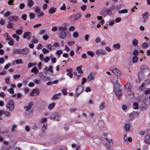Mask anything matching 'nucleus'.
Here are the masks:
<instances>
[{
    "mask_svg": "<svg viewBox=\"0 0 150 150\" xmlns=\"http://www.w3.org/2000/svg\"><path fill=\"white\" fill-rule=\"evenodd\" d=\"M30 18V19H33L35 17V15L34 13H31L29 14Z\"/></svg>",
    "mask_w": 150,
    "mask_h": 150,
    "instance_id": "nucleus-47",
    "label": "nucleus"
},
{
    "mask_svg": "<svg viewBox=\"0 0 150 150\" xmlns=\"http://www.w3.org/2000/svg\"><path fill=\"white\" fill-rule=\"evenodd\" d=\"M138 43V41L137 39H134L132 41V44L134 46H137Z\"/></svg>",
    "mask_w": 150,
    "mask_h": 150,
    "instance_id": "nucleus-28",
    "label": "nucleus"
},
{
    "mask_svg": "<svg viewBox=\"0 0 150 150\" xmlns=\"http://www.w3.org/2000/svg\"><path fill=\"white\" fill-rule=\"evenodd\" d=\"M13 37L15 38L16 40L18 41L19 40V37L16 34H13L12 35Z\"/></svg>",
    "mask_w": 150,
    "mask_h": 150,
    "instance_id": "nucleus-45",
    "label": "nucleus"
},
{
    "mask_svg": "<svg viewBox=\"0 0 150 150\" xmlns=\"http://www.w3.org/2000/svg\"><path fill=\"white\" fill-rule=\"evenodd\" d=\"M35 64L34 63H30L28 64V68H30L32 66H35Z\"/></svg>",
    "mask_w": 150,
    "mask_h": 150,
    "instance_id": "nucleus-54",
    "label": "nucleus"
},
{
    "mask_svg": "<svg viewBox=\"0 0 150 150\" xmlns=\"http://www.w3.org/2000/svg\"><path fill=\"white\" fill-rule=\"evenodd\" d=\"M39 89L38 88H36L32 90V92L30 93V95L31 96H34V94L35 93L36 94V96H38L39 94Z\"/></svg>",
    "mask_w": 150,
    "mask_h": 150,
    "instance_id": "nucleus-7",
    "label": "nucleus"
},
{
    "mask_svg": "<svg viewBox=\"0 0 150 150\" xmlns=\"http://www.w3.org/2000/svg\"><path fill=\"white\" fill-rule=\"evenodd\" d=\"M94 79V76L92 75L91 72H90V74L88 75L87 77L88 81H90L91 80H93Z\"/></svg>",
    "mask_w": 150,
    "mask_h": 150,
    "instance_id": "nucleus-17",
    "label": "nucleus"
},
{
    "mask_svg": "<svg viewBox=\"0 0 150 150\" xmlns=\"http://www.w3.org/2000/svg\"><path fill=\"white\" fill-rule=\"evenodd\" d=\"M47 127V125L46 124H44L42 127L41 131L43 134L45 132V130L46 129Z\"/></svg>",
    "mask_w": 150,
    "mask_h": 150,
    "instance_id": "nucleus-20",
    "label": "nucleus"
},
{
    "mask_svg": "<svg viewBox=\"0 0 150 150\" xmlns=\"http://www.w3.org/2000/svg\"><path fill=\"white\" fill-rule=\"evenodd\" d=\"M78 33L77 32H74L73 34V36L75 38H77L78 36Z\"/></svg>",
    "mask_w": 150,
    "mask_h": 150,
    "instance_id": "nucleus-57",
    "label": "nucleus"
},
{
    "mask_svg": "<svg viewBox=\"0 0 150 150\" xmlns=\"http://www.w3.org/2000/svg\"><path fill=\"white\" fill-rule=\"evenodd\" d=\"M83 90V87L81 85H79L76 89V92L81 93Z\"/></svg>",
    "mask_w": 150,
    "mask_h": 150,
    "instance_id": "nucleus-15",
    "label": "nucleus"
},
{
    "mask_svg": "<svg viewBox=\"0 0 150 150\" xmlns=\"http://www.w3.org/2000/svg\"><path fill=\"white\" fill-rule=\"evenodd\" d=\"M75 16L74 18L76 20L78 19L81 16V13H78L74 15Z\"/></svg>",
    "mask_w": 150,
    "mask_h": 150,
    "instance_id": "nucleus-38",
    "label": "nucleus"
},
{
    "mask_svg": "<svg viewBox=\"0 0 150 150\" xmlns=\"http://www.w3.org/2000/svg\"><path fill=\"white\" fill-rule=\"evenodd\" d=\"M66 29L67 28L66 27L62 26H59L58 28V30L60 31H65Z\"/></svg>",
    "mask_w": 150,
    "mask_h": 150,
    "instance_id": "nucleus-34",
    "label": "nucleus"
},
{
    "mask_svg": "<svg viewBox=\"0 0 150 150\" xmlns=\"http://www.w3.org/2000/svg\"><path fill=\"white\" fill-rule=\"evenodd\" d=\"M33 81L36 84H39L41 83V80L40 79H35Z\"/></svg>",
    "mask_w": 150,
    "mask_h": 150,
    "instance_id": "nucleus-46",
    "label": "nucleus"
},
{
    "mask_svg": "<svg viewBox=\"0 0 150 150\" xmlns=\"http://www.w3.org/2000/svg\"><path fill=\"white\" fill-rule=\"evenodd\" d=\"M110 70L115 74L116 75L120 76L121 74V71L115 67H111Z\"/></svg>",
    "mask_w": 150,
    "mask_h": 150,
    "instance_id": "nucleus-3",
    "label": "nucleus"
},
{
    "mask_svg": "<svg viewBox=\"0 0 150 150\" xmlns=\"http://www.w3.org/2000/svg\"><path fill=\"white\" fill-rule=\"evenodd\" d=\"M144 142L148 144H150V135L149 134L146 135L144 137Z\"/></svg>",
    "mask_w": 150,
    "mask_h": 150,
    "instance_id": "nucleus-8",
    "label": "nucleus"
},
{
    "mask_svg": "<svg viewBox=\"0 0 150 150\" xmlns=\"http://www.w3.org/2000/svg\"><path fill=\"white\" fill-rule=\"evenodd\" d=\"M130 127V124L129 123H126L125 125L124 128L126 132L129 131Z\"/></svg>",
    "mask_w": 150,
    "mask_h": 150,
    "instance_id": "nucleus-21",
    "label": "nucleus"
},
{
    "mask_svg": "<svg viewBox=\"0 0 150 150\" xmlns=\"http://www.w3.org/2000/svg\"><path fill=\"white\" fill-rule=\"evenodd\" d=\"M10 14L11 12L10 11H7L4 14V16L6 17H8L10 16Z\"/></svg>",
    "mask_w": 150,
    "mask_h": 150,
    "instance_id": "nucleus-49",
    "label": "nucleus"
},
{
    "mask_svg": "<svg viewBox=\"0 0 150 150\" xmlns=\"http://www.w3.org/2000/svg\"><path fill=\"white\" fill-rule=\"evenodd\" d=\"M87 54L93 57L95 54L94 53L91 51H89L87 52Z\"/></svg>",
    "mask_w": 150,
    "mask_h": 150,
    "instance_id": "nucleus-44",
    "label": "nucleus"
},
{
    "mask_svg": "<svg viewBox=\"0 0 150 150\" xmlns=\"http://www.w3.org/2000/svg\"><path fill=\"white\" fill-rule=\"evenodd\" d=\"M42 51L44 54H46L49 52V51L48 50L46 49L45 48H43L42 50Z\"/></svg>",
    "mask_w": 150,
    "mask_h": 150,
    "instance_id": "nucleus-61",
    "label": "nucleus"
},
{
    "mask_svg": "<svg viewBox=\"0 0 150 150\" xmlns=\"http://www.w3.org/2000/svg\"><path fill=\"white\" fill-rule=\"evenodd\" d=\"M76 70L78 71V73L80 74L83 73V72L81 69V66L77 67L76 68Z\"/></svg>",
    "mask_w": 150,
    "mask_h": 150,
    "instance_id": "nucleus-35",
    "label": "nucleus"
},
{
    "mask_svg": "<svg viewBox=\"0 0 150 150\" xmlns=\"http://www.w3.org/2000/svg\"><path fill=\"white\" fill-rule=\"evenodd\" d=\"M39 40L35 36L33 37V39L31 40V42L34 43H36L38 42Z\"/></svg>",
    "mask_w": 150,
    "mask_h": 150,
    "instance_id": "nucleus-29",
    "label": "nucleus"
},
{
    "mask_svg": "<svg viewBox=\"0 0 150 150\" xmlns=\"http://www.w3.org/2000/svg\"><path fill=\"white\" fill-rule=\"evenodd\" d=\"M67 90L66 89H63L62 90V92L63 93L64 95H65L67 94Z\"/></svg>",
    "mask_w": 150,
    "mask_h": 150,
    "instance_id": "nucleus-56",
    "label": "nucleus"
},
{
    "mask_svg": "<svg viewBox=\"0 0 150 150\" xmlns=\"http://www.w3.org/2000/svg\"><path fill=\"white\" fill-rule=\"evenodd\" d=\"M132 60L133 63H135L137 62L138 60V58L137 57L134 56L133 57Z\"/></svg>",
    "mask_w": 150,
    "mask_h": 150,
    "instance_id": "nucleus-48",
    "label": "nucleus"
},
{
    "mask_svg": "<svg viewBox=\"0 0 150 150\" xmlns=\"http://www.w3.org/2000/svg\"><path fill=\"white\" fill-rule=\"evenodd\" d=\"M23 32V30L21 29H17L16 30V33L19 35H21Z\"/></svg>",
    "mask_w": 150,
    "mask_h": 150,
    "instance_id": "nucleus-42",
    "label": "nucleus"
},
{
    "mask_svg": "<svg viewBox=\"0 0 150 150\" xmlns=\"http://www.w3.org/2000/svg\"><path fill=\"white\" fill-rule=\"evenodd\" d=\"M8 91L10 93L13 94L14 93V91L13 88H11L8 90Z\"/></svg>",
    "mask_w": 150,
    "mask_h": 150,
    "instance_id": "nucleus-51",
    "label": "nucleus"
},
{
    "mask_svg": "<svg viewBox=\"0 0 150 150\" xmlns=\"http://www.w3.org/2000/svg\"><path fill=\"white\" fill-rule=\"evenodd\" d=\"M72 69L71 68L67 69L66 70V71L67 72V75H68L71 78L72 77L73 74L72 72Z\"/></svg>",
    "mask_w": 150,
    "mask_h": 150,
    "instance_id": "nucleus-16",
    "label": "nucleus"
},
{
    "mask_svg": "<svg viewBox=\"0 0 150 150\" xmlns=\"http://www.w3.org/2000/svg\"><path fill=\"white\" fill-rule=\"evenodd\" d=\"M29 53V48H25L21 49V54L25 55L28 54Z\"/></svg>",
    "mask_w": 150,
    "mask_h": 150,
    "instance_id": "nucleus-9",
    "label": "nucleus"
},
{
    "mask_svg": "<svg viewBox=\"0 0 150 150\" xmlns=\"http://www.w3.org/2000/svg\"><path fill=\"white\" fill-rule=\"evenodd\" d=\"M31 72H33L35 74H36L38 73V70L36 67H34L32 69Z\"/></svg>",
    "mask_w": 150,
    "mask_h": 150,
    "instance_id": "nucleus-32",
    "label": "nucleus"
},
{
    "mask_svg": "<svg viewBox=\"0 0 150 150\" xmlns=\"http://www.w3.org/2000/svg\"><path fill=\"white\" fill-rule=\"evenodd\" d=\"M104 124V122L101 120L98 121L97 124L98 127L100 128L103 127Z\"/></svg>",
    "mask_w": 150,
    "mask_h": 150,
    "instance_id": "nucleus-22",
    "label": "nucleus"
},
{
    "mask_svg": "<svg viewBox=\"0 0 150 150\" xmlns=\"http://www.w3.org/2000/svg\"><path fill=\"white\" fill-rule=\"evenodd\" d=\"M133 108L134 109H136L138 108V105L137 103L135 102L133 103Z\"/></svg>",
    "mask_w": 150,
    "mask_h": 150,
    "instance_id": "nucleus-43",
    "label": "nucleus"
},
{
    "mask_svg": "<svg viewBox=\"0 0 150 150\" xmlns=\"http://www.w3.org/2000/svg\"><path fill=\"white\" fill-rule=\"evenodd\" d=\"M4 114L6 117H9L11 115L10 113L8 111H4Z\"/></svg>",
    "mask_w": 150,
    "mask_h": 150,
    "instance_id": "nucleus-53",
    "label": "nucleus"
},
{
    "mask_svg": "<svg viewBox=\"0 0 150 150\" xmlns=\"http://www.w3.org/2000/svg\"><path fill=\"white\" fill-rule=\"evenodd\" d=\"M148 47L147 44L146 42L144 43L142 45V47L143 48L146 49Z\"/></svg>",
    "mask_w": 150,
    "mask_h": 150,
    "instance_id": "nucleus-41",
    "label": "nucleus"
},
{
    "mask_svg": "<svg viewBox=\"0 0 150 150\" xmlns=\"http://www.w3.org/2000/svg\"><path fill=\"white\" fill-rule=\"evenodd\" d=\"M123 139L125 143L127 144H128V143L127 140V137L126 134L124 135Z\"/></svg>",
    "mask_w": 150,
    "mask_h": 150,
    "instance_id": "nucleus-37",
    "label": "nucleus"
},
{
    "mask_svg": "<svg viewBox=\"0 0 150 150\" xmlns=\"http://www.w3.org/2000/svg\"><path fill=\"white\" fill-rule=\"evenodd\" d=\"M87 79L85 77H83L82 78V80L81 85H83V83H86L87 81Z\"/></svg>",
    "mask_w": 150,
    "mask_h": 150,
    "instance_id": "nucleus-59",
    "label": "nucleus"
},
{
    "mask_svg": "<svg viewBox=\"0 0 150 150\" xmlns=\"http://www.w3.org/2000/svg\"><path fill=\"white\" fill-rule=\"evenodd\" d=\"M8 23L7 25V27L8 28H12L13 23L11 21L9 20L8 21Z\"/></svg>",
    "mask_w": 150,
    "mask_h": 150,
    "instance_id": "nucleus-26",
    "label": "nucleus"
},
{
    "mask_svg": "<svg viewBox=\"0 0 150 150\" xmlns=\"http://www.w3.org/2000/svg\"><path fill=\"white\" fill-rule=\"evenodd\" d=\"M15 62L17 64H21L22 63V61L21 59H18L15 60Z\"/></svg>",
    "mask_w": 150,
    "mask_h": 150,
    "instance_id": "nucleus-52",
    "label": "nucleus"
},
{
    "mask_svg": "<svg viewBox=\"0 0 150 150\" xmlns=\"http://www.w3.org/2000/svg\"><path fill=\"white\" fill-rule=\"evenodd\" d=\"M11 66V64L10 63H8L5 65L4 67V68L5 69H7L9 67Z\"/></svg>",
    "mask_w": 150,
    "mask_h": 150,
    "instance_id": "nucleus-64",
    "label": "nucleus"
},
{
    "mask_svg": "<svg viewBox=\"0 0 150 150\" xmlns=\"http://www.w3.org/2000/svg\"><path fill=\"white\" fill-rule=\"evenodd\" d=\"M8 19L14 22L17 21L18 20V16H12L9 17L8 18Z\"/></svg>",
    "mask_w": 150,
    "mask_h": 150,
    "instance_id": "nucleus-14",
    "label": "nucleus"
},
{
    "mask_svg": "<svg viewBox=\"0 0 150 150\" xmlns=\"http://www.w3.org/2000/svg\"><path fill=\"white\" fill-rule=\"evenodd\" d=\"M13 52L14 54H21V49H15L13 50Z\"/></svg>",
    "mask_w": 150,
    "mask_h": 150,
    "instance_id": "nucleus-30",
    "label": "nucleus"
},
{
    "mask_svg": "<svg viewBox=\"0 0 150 150\" xmlns=\"http://www.w3.org/2000/svg\"><path fill=\"white\" fill-rule=\"evenodd\" d=\"M50 60L49 58L47 56H46L45 58L43 59L44 61L45 62H47Z\"/></svg>",
    "mask_w": 150,
    "mask_h": 150,
    "instance_id": "nucleus-58",
    "label": "nucleus"
},
{
    "mask_svg": "<svg viewBox=\"0 0 150 150\" xmlns=\"http://www.w3.org/2000/svg\"><path fill=\"white\" fill-rule=\"evenodd\" d=\"M142 18L143 19V22L145 23L148 19L149 15H148V12H146L144 13L142 15Z\"/></svg>",
    "mask_w": 150,
    "mask_h": 150,
    "instance_id": "nucleus-10",
    "label": "nucleus"
},
{
    "mask_svg": "<svg viewBox=\"0 0 150 150\" xmlns=\"http://www.w3.org/2000/svg\"><path fill=\"white\" fill-rule=\"evenodd\" d=\"M125 88L127 90H130L131 88V86L129 83H127L125 84Z\"/></svg>",
    "mask_w": 150,
    "mask_h": 150,
    "instance_id": "nucleus-23",
    "label": "nucleus"
},
{
    "mask_svg": "<svg viewBox=\"0 0 150 150\" xmlns=\"http://www.w3.org/2000/svg\"><path fill=\"white\" fill-rule=\"evenodd\" d=\"M62 94L61 93H59L57 94H56L54 95L52 98V100H55L59 98L58 96H60Z\"/></svg>",
    "mask_w": 150,
    "mask_h": 150,
    "instance_id": "nucleus-27",
    "label": "nucleus"
},
{
    "mask_svg": "<svg viewBox=\"0 0 150 150\" xmlns=\"http://www.w3.org/2000/svg\"><path fill=\"white\" fill-rule=\"evenodd\" d=\"M59 37L61 39H64L67 35V33L65 31H61L59 34Z\"/></svg>",
    "mask_w": 150,
    "mask_h": 150,
    "instance_id": "nucleus-5",
    "label": "nucleus"
},
{
    "mask_svg": "<svg viewBox=\"0 0 150 150\" xmlns=\"http://www.w3.org/2000/svg\"><path fill=\"white\" fill-rule=\"evenodd\" d=\"M14 102L13 100H10L7 102L6 108L10 111H13L14 109Z\"/></svg>",
    "mask_w": 150,
    "mask_h": 150,
    "instance_id": "nucleus-1",
    "label": "nucleus"
},
{
    "mask_svg": "<svg viewBox=\"0 0 150 150\" xmlns=\"http://www.w3.org/2000/svg\"><path fill=\"white\" fill-rule=\"evenodd\" d=\"M25 129L26 131L29 132L30 130V127L29 126L26 125L25 126Z\"/></svg>",
    "mask_w": 150,
    "mask_h": 150,
    "instance_id": "nucleus-62",
    "label": "nucleus"
},
{
    "mask_svg": "<svg viewBox=\"0 0 150 150\" xmlns=\"http://www.w3.org/2000/svg\"><path fill=\"white\" fill-rule=\"evenodd\" d=\"M55 105V103L54 102H53V103H50L48 106V109L50 110L54 108Z\"/></svg>",
    "mask_w": 150,
    "mask_h": 150,
    "instance_id": "nucleus-24",
    "label": "nucleus"
},
{
    "mask_svg": "<svg viewBox=\"0 0 150 150\" xmlns=\"http://www.w3.org/2000/svg\"><path fill=\"white\" fill-rule=\"evenodd\" d=\"M105 103L104 102H102L100 105L99 109L100 110H102L105 107Z\"/></svg>",
    "mask_w": 150,
    "mask_h": 150,
    "instance_id": "nucleus-25",
    "label": "nucleus"
},
{
    "mask_svg": "<svg viewBox=\"0 0 150 150\" xmlns=\"http://www.w3.org/2000/svg\"><path fill=\"white\" fill-rule=\"evenodd\" d=\"M50 118L53 120L59 121L60 120L61 117L58 113L54 112L51 115Z\"/></svg>",
    "mask_w": 150,
    "mask_h": 150,
    "instance_id": "nucleus-2",
    "label": "nucleus"
},
{
    "mask_svg": "<svg viewBox=\"0 0 150 150\" xmlns=\"http://www.w3.org/2000/svg\"><path fill=\"white\" fill-rule=\"evenodd\" d=\"M30 33L29 32H26L24 33L23 35V38H25L27 37L30 35Z\"/></svg>",
    "mask_w": 150,
    "mask_h": 150,
    "instance_id": "nucleus-31",
    "label": "nucleus"
},
{
    "mask_svg": "<svg viewBox=\"0 0 150 150\" xmlns=\"http://www.w3.org/2000/svg\"><path fill=\"white\" fill-rule=\"evenodd\" d=\"M113 47L115 49H120V43H117L114 44Z\"/></svg>",
    "mask_w": 150,
    "mask_h": 150,
    "instance_id": "nucleus-36",
    "label": "nucleus"
},
{
    "mask_svg": "<svg viewBox=\"0 0 150 150\" xmlns=\"http://www.w3.org/2000/svg\"><path fill=\"white\" fill-rule=\"evenodd\" d=\"M127 12V9H122L121 10L119 11L118 12L119 14L122 13H126Z\"/></svg>",
    "mask_w": 150,
    "mask_h": 150,
    "instance_id": "nucleus-39",
    "label": "nucleus"
},
{
    "mask_svg": "<svg viewBox=\"0 0 150 150\" xmlns=\"http://www.w3.org/2000/svg\"><path fill=\"white\" fill-rule=\"evenodd\" d=\"M52 45L51 44H48L46 45V47L48 49L51 50L52 49Z\"/></svg>",
    "mask_w": 150,
    "mask_h": 150,
    "instance_id": "nucleus-63",
    "label": "nucleus"
},
{
    "mask_svg": "<svg viewBox=\"0 0 150 150\" xmlns=\"http://www.w3.org/2000/svg\"><path fill=\"white\" fill-rule=\"evenodd\" d=\"M9 80H10V77L9 76H7L4 79V80L5 81V83L6 84H9L10 83V81H9Z\"/></svg>",
    "mask_w": 150,
    "mask_h": 150,
    "instance_id": "nucleus-40",
    "label": "nucleus"
},
{
    "mask_svg": "<svg viewBox=\"0 0 150 150\" xmlns=\"http://www.w3.org/2000/svg\"><path fill=\"white\" fill-rule=\"evenodd\" d=\"M40 9L38 6L36 7L35 11V12L37 13H39L40 12Z\"/></svg>",
    "mask_w": 150,
    "mask_h": 150,
    "instance_id": "nucleus-55",
    "label": "nucleus"
},
{
    "mask_svg": "<svg viewBox=\"0 0 150 150\" xmlns=\"http://www.w3.org/2000/svg\"><path fill=\"white\" fill-rule=\"evenodd\" d=\"M63 53V51L62 50H59L57 51L56 54L59 57L60 55Z\"/></svg>",
    "mask_w": 150,
    "mask_h": 150,
    "instance_id": "nucleus-60",
    "label": "nucleus"
},
{
    "mask_svg": "<svg viewBox=\"0 0 150 150\" xmlns=\"http://www.w3.org/2000/svg\"><path fill=\"white\" fill-rule=\"evenodd\" d=\"M96 52V54L98 55H105L106 54L105 51L101 49L97 50Z\"/></svg>",
    "mask_w": 150,
    "mask_h": 150,
    "instance_id": "nucleus-6",
    "label": "nucleus"
},
{
    "mask_svg": "<svg viewBox=\"0 0 150 150\" xmlns=\"http://www.w3.org/2000/svg\"><path fill=\"white\" fill-rule=\"evenodd\" d=\"M28 6L30 8L34 4V3L32 0H28L27 1Z\"/></svg>",
    "mask_w": 150,
    "mask_h": 150,
    "instance_id": "nucleus-18",
    "label": "nucleus"
},
{
    "mask_svg": "<svg viewBox=\"0 0 150 150\" xmlns=\"http://www.w3.org/2000/svg\"><path fill=\"white\" fill-rule=\"evenodd\" d=\"M114 92L118 98H119L121 96L122 92L121 90L120 89L117 90L116 88H114Z\"/></svg>",
    "mask_w": 150,
    "mask_h": 150,
    "instance_id": "nucleus-11",
    "label": "nucleus"
},
{
    "mask_svg": "<svg viewBox=\"0 0 150 150\" xmlns=\"http://www.w3.org/2000/svg\"><path fill=\"white\" fill-rule=\"evenodd\" d=\"M148 69V67L145 64H142L140 67V69L142 71H144Z\"/></svg>",
    "mask_w": 150,
    "mask_h": 150,
    "instance_id": "nucleus-33",
    "label": "nucleus"
},
{
    "mask_svg": "<svg viewBox=\"0 0 150 150\" xmlns=\"http://www.w3.org/2000/svg\"><path fill=\"white\" fill-rule=\"evenodd\" d=\"M6 40H9V41L8 42V44L11 46H13L14 44V42L13 39L11 37L9 36L7 37L6 38Z\"/></svg>",
    "mask_w": 150,
    "mask_h": 150,
    "instance_id": "nucleus-12",
    "label": "nucleus"
},
{
    "mask_svg": "<svg viewBox=\"0 0 150 150\" xmlns=\"http://www.w3.org/2000/svg\"><path fill=\"white\" fill-rule=\"evenodd\" d=\"M105 139L106 141V143L105 145V146L107 149H110V146H112L113 145L112 140L111 139L109 140L106 137L105 138Z\"/></svg>",
    "mask_w": 150,
    "mask_h": 150,
    "instance_id": "nucleus-4",
    "label": "nucleus"
},
{
    "mask_svg": "<svg viewBox=\"0 0 150 150\" xmlns=\"http://www.w3.org/2000/svg\"><path fill=\"white\" fill-rule=\"evenodd\" d=\"M56 10L57 9L53 7H51L49 10V13L50 14L54 13L55 12Z\"/></svg>",
    "mask_w": 150,
    "mask_h": 150,
    "instance_id": "nucleus-19",
    "label": "nucleus"
},
{
    "mask_svg": "<svg viewBox=\"0 0 150 150\" xmlns=\"http://www.w3.org/2000/svg\"><path fill=\"white\" fill-rule=\"evenodd\" d=\"M106 12L107 14L109 16L111 15L112 14L111 11L112 10L110 9L109 8L106 10Z\"/></svg>",
    "mask_w": 150,
    "mask_h": 150,
    "instance_id": "nucleus-50",
    "label": "nucleus"
},
{
    "mask_svg": "<svg viewBox=\"0 0 150 150\" xmlns=\"http://www.w3.org/2000/svg\"><path fill=\"white\" fill-rule=\"evenodd\" d=\"M33 105V102H30L28 104V105L26 106H25L24 108L26 109V111H28L31 109Z\"/></svg>",
    "mask_w": 150,
    "mask_h": 150,
    "instance_id": "nucleus-13",
    "label": "nucleus"
}]
</instances>
